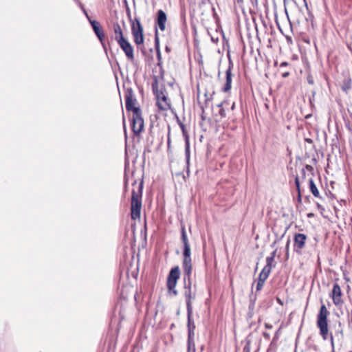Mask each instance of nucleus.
<instances>
[{
  "mask_svg": "<svg viewBox=\"0 0 352 352\" xmlns=\"http://www.w3.org/2000/svg\"><path fill=\"white\" fill-rule=\"evenodd\" d=\"M142 183L138 186V190L136 192L134 190L132 192L131 203V214L133 220H136L140 217V211L142 208Z\"/></svg>",
  "mask_w": 352,
  "mask_h": 352,
  "instance_id": "obj_1",
  "label": "nucleus"
},
{
  "mask_svg": "<svg viewBox=\"0 0 352 352\" xmlns=\"http://www.w3.org/2000/svg\"><path fill=\"white\" fill-rule=\"evenodd\" d=\"M329 315V311L327 310L326 306L324 304L322 305L317 316V326L319 328L320 333L324 340L327 338L329 333L327 324V317Z\"/></svg>",
  "mask_w": 352,
  "mask_h": 352,
  "instance_id": "obj_2",
  "label": "nucleus"
},
{
  "mask_svg": "<svg viewBox=\"0 0 352 352\" xmlns=\"http://www.w3.org/2000/svg\"><path fill=\"white\" fill-rule=\"evenodd\" d=\"M191 276H186L185 274H184V295L186 298V308L187 310L190 312V309H192V300L195 299V292H192V282L190 279Z\"/></svg>",
  "mask_w": 352,
  "mask_h": 352,
  "instance_id": "obj_3",
  "label": "nucleus"
},
{
  "mask_svg": "<svg viewBox=\"0 0 352 352\" xmlns=\"http://www.w3.org/2000/svg\"><path fill=\"white\" fill-rule=\"evenodd\" d=\"M89 25H91L95 35L96 36L100 43H101L103 49L104 50V51H106L107 47L104 43L106 38V34L103 25L100 21L91 19H89Z\"/></svg>",
  "mask_w": 352,
  "mask_h": 352,
  "instance_id": "obj_4",
  "label": "nucleus"
},
{
  "mask_svg": "<svg viewBox=\"0 0 352 352\" xmlns=\"http://www.w3.org/2000/svg\"><path fill=\"white\" fill-rule=\"evenodd\" d=\"M179 276V268L178 266H176L170 270L167 279L168 289L169 292H172L175 296L177 294V291L175 289V287Z\"/></svg>",
  "mask_w": 352,
  "mask_h": 352,
  "instance_id": "obj_5",
  "label": "nucleus"
},
{
  "mask_svg": "<svg viewBox=\"0 0 352 352\" xmlns=\"http://www.w3.org/2000/svg\"><path fill=\"white\" fill-rule=\"evenodd\" d=\"M144 120L142 117L140 109H135L132 115V130L136 135L140 134L144 130Z\"/></svg>",
  "mask_w": 352,
  "mask_h": 352,
  "instance_id": "obj_6",
  "label": "nucleus"
},
{
  "mask_svg": "<svg viewBox=\"0 0 352 352\" xmlns=\"http://www.w3.org/2000/svg\"><path fill=\"white\" fill-rule=\"evenodd\" d=\"M191 251L190 245H184V252H183V263H182V268L184 271V274L186 276H191L192 272V261H191Z\"/></svg>",
  "mask_w": 352,
  "mask_h": 352,
  "instance_id": "obj_7",
  "label": "nucleus"
},
{
  "mask_svg": "<svg viewBox=\"0 0 352 352\" xmlns=\"http://www.w3.org/2000/svg\"><path fill=\"white\" fill-rule=\"evenodd\" d=\"M132 34L133 36L134 42L137 45H141L144 43L143 28L140 21L135 19L131 25Z\"/></svg>",
  "mask_w": 352,
  "mask_h": 352,
  "instance_id": "obj_8",
  "label": "nucleus"
},
{
  "mask_svg": "<svg viewBox=\"0 0 352 352\" xmlns=\"http://www.w3.org/2000/svg\"><path fill=\"white\" fill-rule=\"evenodd\" d=\"M126 99V109L127 111H132L133 113L135 109H140L139 107H136V99L133 94V91L131 89H127L125 95Z\"/></svg>",
  "mask_w": 352,
  "mask_h": 352,
  "instance_id": "obj_9",
  "label": "nucleus"
},
{
  "mask_svg": "<svg viewBox=\"0 0 352 352\" xmlns=\"http://www.w3.org/2000/svg\"><path fill=\"white\" fill-rule=\"evenodd\" d=\"M157 105L161 110H168L170 109V105L168 101L166 94L163 91L156 94Z\"/></svg>",
  "mask_w": 352,
  "mask_h": 352,
  "instance_id": "obj_10",
  "label": "nucleus"
},
{
  "mask_svg": "<svg viewBox=\"0 0 352 352\" xmlns=\"http://www.w3.org/2000/svg\"><path fill=\"white\" fill-rule=\"evenodd\" d=\"M342 296V293L340 287L338 284H335L332 289L331 298L336 306H341L342 305L343 300Z\"/></svg>",
  "mask_w": 352,
  "mask_h": 352,
  "instance_id": "obj_11",
  "label": "nucleus"
},
{
  "mask_svg": "<svg viewBox=\"0 0 352 352\" xmlns=\"http://www.w3.org/2000/svg\"><path fill=\"white\" fill-rule=\"evenodd\" d=\"M118 43L119 44L121 49L124 52L128 59L131 60H133V48L130 43L127 40L124 39L118 42Z\"/></svg>",
  "mask_w": 352,
  "mask_h": 352,
  "instance_id": "obj_12",
  "label": "nucleus"
},
{
  "mask_svg": "<svg viewBox=\"0 0 352 352\" xmlns=\"http://www.w3.org/2000/svg\"><path fill=\"white\" fill-rule=\"evenodd\" d=\"M167 21V16L166 13L162 10L157 11V16L156 19V25L159 27L160 30L164 31L166 29V23Z\"/></svg>",
  "mask_w": 352,
  "mask_h": 352,
  "instance_id": "obj_13",
  "label": "nucleus"
},
{
  "mask_svg": "<svg viewBox=\"0 0 352 352\" xmlns=\"http://www.w3.org/2000/svg\"><path fill=\"white\" fill-rule=\"evenodd\" d=\"M187 314H188V343L190 344L191 339L194 336V330L195 328L194 322L191 320L192 309H190V312H189V311L187 310Z\"/></svg>",
  "mask_w": 352,
  "mask_h": 352,
  "instance_id": "obj_14",
  "label": "nucleus"
},
{
  "mask_svg": "<svg viewBox=\"0 0 352 352\" xmlns=\"http://www.w3.org/2000/svg\"><path fill=\"white\" fill-rule=\"evenodd\" d=\"M307 236L304 234H296L294 236V246L301 250L304 248Z\"/></svg>",
  "mask_w": 352,
  "mask_h": 352,
  "instance_id": "obj_15",
  "label": "nucleus"
},
{
  "mask_svg": "<svg viewBox=\"0 0 352 352\" xmlns=\"http://www.w3.org/2000/svg\"><path fill=\"white\" fill-rule=\"evenodd\" d=\"M113 32L115 34V39L117 42L125 39L123 36L122 31L120 25L118 23H114L113 25Z\"/></svg>",
  "mask_w": 352,
  "mask_h": 352,
  "instance_id": "obj_16",
  "label": "nucleus"
},
{
  "mask_svg": "<svg viewBox=\"0 0 352 352\" xmlns=\"http://www.w3.org/2000/svg\"><path fill=\"white\" fill-rule=\"evenodd\" d=\"M232 83V72L231 67L230 66L226 70V82L224 87L223 88V91L227 92L231 89Z\"/></svg>",
  "mask_w": 352,
  "mask_h": 352,
  "instance_id": "obj_17",
  "label": "nucleus"
},
{
  "mask_svg": "<svg viewBox=\"0 0 352 352\" xmlns=\"http://www.w3.org/2000/svg\"><path fill=\"white\" fill-rule=\"evenodd\" d=\"M342 337H343V334H342V331L340 330V331H338L335 333V336H333L332 335L331 336V346H332V349H333V351H334V345H335V343H334V338L336 339H337V340L338 342H340L342 339Z\"/></svg>",
  "mask_w": 352,
  "mask_h": 352,
  "instance_id": "obj_18",
  "label": "nucleus"
},
{
  "mask_svg": "<svg viewBox=\"0 0 352 352\" xmlns=\"http://www.w3.org/2000/svg\"><path fill=\"white\" fill-rule=\"evenodd\" d=\"M309 188H310L311 193L313 194V195L314 197H318L320 195L319 191H318L316 184H314V182L312 178H310L309 179Z\"/></svg>",
  "mask_w": 352,
  "mask_h": 352,
  "instance_id": "obj_19",
  "label": "nucleus"
},
{
  "mask_svg": "<svg viewBox=\"0 0 352 352\" xmlns=\"http://www.w3.org/2000/svg\"><path fill=\"white\" fill-rule=\"evenodd\" d=\"M270 272H271V270H269L268 267L263 268L259 274L258 280L263 281L265 283V281L267 278Z\"/></svg>",
  "mask_w": 352,
  "mask_h": 352,
  "instance_id": "obj_20",
  "label": "nucleus"
},
{
  "mask_svg": "<svg viewBox=\"0 0 352 352\" xmlns=\"http://www.w3.org/2000/svg\"><path fill=\"white\" fill-rule=\"evenodd\" d=\"M185 153H186V161L188 162L190 159V143H189V138L186 137V141L185 142Z\"/></svg>",
  "mask_w": 352,
  "mask_h": 352,
  "instance_id": "obj_21",
  "label": "nucleus"
},
{
  "mask_svg": "<svg viewBox=\"0 0 352 352\" xmlns=\"http://www.w3.org/2000/svg\"><path fill=\"white\" fill-rule=\"evenodd\" d=\"M274 262L273 256H267L266 258V265L264 267V268H267L269 270H272V263Z\"/></svg>",
  "mask_w": 352,
  "mask_h": 352,
  "instance_id": "obj_22",
  "label": "nucleus"
},
{
  "mask_svg": "<svg viewBox=\"0 0 352 352\" xmlns=\"http://www.w3.org/2000/svg\"><path fill=\"white\" fill-rule=\"evenodd\" d=\"M181 239H182V241L184 245H190L189 242H188V237H187V234H182Z\"/></svg>",
  "mask_w": 352,
  "mask_h": 352,
  "instance_id": "obj_23",
  "label": "nucleus"
},
{
  "mask_svg": "<svg viewBox=\"0 0 352 352\" xmlns=\"http://www.w3.org/2000/svg\"><path fill=\"white\" fill-rule=\"evenodd\" d=\"M263 285L264 282L258 280V283L256 285V291H260L263 288Z\"/></svg>",
  "mask_w": 352,
  "mask_h": 352,
  "instance_id": "obj_24",
  "label": "nucleus"
},
{
  "mask_svg": "<svg viewBox=\"0 0 352 352\" xmlns=\"http://www.w3.org/2000/svg\"><path fill=\"white\" fill-rule=\"evenodd\" d=\"M181 127H182V133H183V135L185 138V142L186 141V137H188V134H187V132L184 128V125H181Z\"/></svg>",
  "mask_w": 352,
  "mask_h": 352,
  "instance_id": "obj_25",
  "label": "nucleus"
},
{
  "mask_svg": "<svg viewBox=\"0 0 352 352\" xmlns=\"http://www.w3.org/2000/svg\"><path fill=\"white\" fill-rule=\"evenodd\" d=\"M295 183H296V188H297V190L298 191V194L300 195V184H299V181H298V177L296 178Z\"/></svg>",
  "mask_w": 352,
  "mask_h": 352,
  "instance_id": "obj_26",
  "label": "nucleus"
},
{
  "mask_svg": "<svg viewBox=\"0 0 352 352\" xmlns=\"http://www.w3.org/2000/svg\"><path fill=\"white\" fill-rule=\"evenodd\" d=\"M182 234H186L184 226L182 227Z\"/></svg>",
  "mask_w": 352,
  "mask_h": 352,
  "instance_id": "obj_27",
  "label": "nucleus"
},
{
  "mask_svg": "<svg viewBox=\"0 0 352 352\" xmlns=\"http://www.w3.org/2000/svg\"><path fill=\"white\" fill-rule=\"evenodd\" d=\"M243 352H250V349H249V347H248V346H245V347L243 348Z\"/></svg>",
  "mask_w": 352,
  "mask_h": 352,
  "instance_id": "obj_28",
  "label": "nucleus"
},
{
  "mask_svg": "<svg viewBox=\"0 0 352 352\" xmlns=\"http://www.w3.org/2000/svg\"><path fill=\"white\" fill-rule=\"evenodd\" d=\"M155 42H156V45L157 46V45H158V37H157V32L155 33Z\"/></svg>",
  "mask_w": 352,
  "mask_h": 352,
  "instance_id": "obj_29",
  "label": "nucleus"
},
{
  "mask_svg": "<svg viewBox=\"0 0 352 352\" xmlns=\"http://www.w3.org/2000/svg\"><path fill=\"white\" fill-rule=\"evenodd\" d=\"M82 8V10H83L85 16L88 18V13H87V10L83 8Z\"/></svg>",
  "mask_w": 352,
  "mask_h": 352,
  "instance_id": "obj_30",
  "label": "nucleus"
},
{
  "mask_svg": "<svg viewBox=\"0 0 352 352\" xmlns=\"http://www.w3.org/2000/svg\"><path fill=\"white\" fill-rule=\"evenodd\" d=\"M265 327H266V328H268V329H271L272 328V325L269 324H265Z\"/></svg>",
  "mask_w": 352,
  "mask_h": 352,
  "instance_id": "obj_31",
  "label": "nucleus"
},
{
  "mask_svg": "<svg viewBox=\"0 0 352 352\" xmlns=\"http://www.w3.org/2000/svg\"><path fill=\"white\" fill-rule=\"evenodd\" d=\"M289 241H287V245H286L287 250L289 249Z\"/></svg>",
  "mask_w": 352,
  "mask_h": 352,
  "instance_id": "obj_32",
  "label": "nucleus"
},
{
  "mask_svg": "<svg viewBox=\"0 0 352 352\" xmlns=\"http://www.w3.org/2000/svg\"><path fill=\"white\" fill-rule=\"evenodd\" d=\"M275 254H276V251H274V252L272 253V256H273V258H274V259Z\"/></svg>",
  "mask_w": 352,
  "mask_h": 352,
  "instance_id": "obj_33",
  "label": "nucleus"
},
{
  "mask_svg": "<svg viewBox=\"0 0 352 352\" xmlns=\"http://www.w3.org/2000/svg\"><path fill=\"white\" fill-rule=\"evenodd\" d=\"M288 74H289L288 73H284V74H283V77H287V76H288Z\"/></svg>",
  "mask_w": 352,
  "mask_h": 352,
  "instance_id": "obj_34",
  "label": "nucleus"
},
{
  "mask_svg": "<svg viewBox=\"0 0 352 352\" xmlns=\"http://www.w3.org/2000/svg\"><path fill=\"white\" fill-rule=\"evenodd\" d=\"M287 65V63H283L281 64V65Z\"/></svg>",
  "mask_w": 352,
  "mask_h": 352,
  "instance_id": "obj_35",
  "label": "nucleus"
},
{
  "mask_svg": "<svg viewBox=\"0 0 352 352\" xmlns=\"http://www.w3.org/2000/svg\"><path fill=\"white\" fill-rule=\"evenodd\" d=\"M350 352H352V351H351Z\"/></svg>",
  "mask_w": 352,
  "mask_h": 352,
  "instance_id": "obj_36",
  "label": "nucleus"
}]
</instances>
